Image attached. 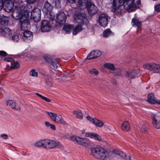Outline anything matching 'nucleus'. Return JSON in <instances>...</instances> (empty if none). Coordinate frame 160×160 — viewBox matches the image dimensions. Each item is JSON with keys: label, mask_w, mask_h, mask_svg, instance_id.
<instances>
[{"label": "nucleus", "mask_w": 160, "mask_h": 160, "mask_svg": "<svg viewBox=\"0 0 160 160\" xmlns=\"http://www.w3.org/2000/svg\"><path fill=\"white\" fill-rule=\"evenodd\" d=\"M27 3L29 4H32L36 2L37 0H26Z\"/></svg>", "instance_id": "nucleus-45"}, {"label": "nucleus", "mask_w": 160, "mask_h": 160, "mask_svg": "<svg viewBox=\"0 0 160 160\" xmlns=\"http://www.w3.org/2000/svg\"><path fill=\"white\" fill-rule=\"evenodd\" d=\"M6 55L7 53L5 52L2 51H0V55L6 56Z\"/></svg>", "instance_id": "nucleus-50"}, {"label": "nucleus", "mask_w": 160, "mask_h": 160, "mask_svg": "<svg viewBox=\"0 0 160 160\" xmlns=\"http://www.w3.org/2000/svg\"><path fill=\"white\" fill-rule=\"evenodd\" d=\"M52 9L53 7L46 1L44 3L42 11L46 14L48 12H50L52 11Z\"/></svg>", "instance_id": "nucleus-25"}, {"label": "nucleus", "mask_w": 160, "mask_h": 160, "mask_svg": "<svg viewBox=\"0 0 160 160\" xmlns=\"http://www.w3.org/2000/svg\"><path fill=\"white\" fill-rule=\"evenodd\" d=\"M14 5L13 1L12 0H4L3 1V6H4L5 11L7 12L11 11Z\"/></svg>", "instance_id": "nucleus-17"}, {"label": "nucleus", "mask_w": 160, "mask_h": 160, "mask_svg": "<svg viewBox=\"0 0 160 160\" xmlns=\"http://www.w3.org/2000/svg\"><path fill=\"white\" fill-rule=\"evenodd\" d=\"M155 10L157 11L160 12V4H158L155 7Z\"/></svg>", "instance_id": "nucleus-47"}, {"label": "nucleus", "mask_w": 160, "mask_h": 160, "mask_svg": "<svg viewBox=\"0 0 160 160\" xmlns=\"http://www.w3.org/2000/svg\"><path fill=\"white\" fill-rule=\"evenodd\" d=\"M74 21L77 23H84L87 22V18L86 14L80 12L75 14L73 16Z\"/></svg>", "instance_id": "nucleus-10"}, {"label": "nucleus", "mask_w": 160, "mask_h": 160, "mask_svg": "<svg viewBox=\"0 0 160 160\" xmlns=\"http://www.w3.org/2000/svg\"><path fill=\"white\" fill-rule=\"evenodd\" d=\"M114 35V33L112 32L110 29L108 28L104 30L103 32V36L107 37Z\"/></svg>", "instance_id": "nucleus-33"}, {"label": "nucleus", "mask_w": 160, "mask_h": 160, "mask_svg": "<svg viewBox=\"0 0 160 160\" xmlns=\"http://www.w3.org/2000/svg\"><path fill=\"white\" fill-rule=\"evenodd\" d=\"M131 24L133 27H137L139 29L141 27L142 25L141 22L134 18L132 19Z\"/></svg>", "instance_id": "nucleus-29"}, {"label": "nucleus", "mask_w": 160, "mask_h": 160, "mask_svg": "<svg viewBox=\"0 0 160 160\" xmlns=\"http://www.w3.org/2000/svg\"><path fill=\"white\" fill-rule=\"evenodd\" d=\"M135 1V0H112V10L115 12L118 8L123 5L124 8L128 12L134 11L139 8L141 4L140 0H137L136 2Z\"/></svg>", "instance_id": "nucleus-2"}, {"label": "nucleus", "mask_w": 160, "mask_h": 160, "mask_svg": "<svg viewBox=\"0 0 160 160\" xmlns=\"http://www.w3.org/2000/svg\"><path fill=\"white\" fill-rule=\"evenodd\" d=\"M4 60L5 61L8 62H10V63L12 62L13 60V59L11 58H5Z\"/></svg>", "instance_id": "nucleus-49"}, {"label": "nucleus", "mask_w": 160, "mask_h": 160, "mask_svg": "<svg viewBox=\"0 0 160 160\" xmlns=\"http://www.w3.org/2000/svg\"><path fill=\"white\" fill-rule=\"evenodd\" d=\"M143 68L155 73H160V64L155 63H145Z\"/></svg>", "instance_id": "nucleus-8"}, {"label": "nucleus", "mask_w": 160, "mask_h": 160, "mask_svg": "<svg viewBox=\"0 0 160 160\" xmlns=\"http://www.w3.org/2000/svg\"><path fill=\"white\" fill-rule=\"evenodd\" d=\"M14 8L12 13V17L16 19L19 20L22 31L27 30L30 27L29 21L27 19L32 8L30 5L25 7L21 0H14Z\"/></svg>", "instance_id": "nucleus-1"}, {"label": "nucleus", "mask_w": 160, "mask_h": 160, "mask_svg": "<svg viewBox=\"0 0 160 160\" xmlns=\"http://www.w3.org/2000/svg\"><path fill=\"white\" fill-rule=\"evenodd\" d=\"M86 8L88 12L90 15L94 14L97 12V7L91 2L88 3Z\"/></svg>", "instance_id": "nucleus-20"}, {"label": "nucleus", "mask_w": 160, "mask_h": 160, "mask_svg": "<svg viewBox=\"0 0 160 160\" xmlns=\"http://www.w3.org/2000/svg\"><path fill=\"white\" fill-rule=\"evenodd\" d=\"M43 58L47 62L49 63V65L50 67L54 69H57L60 64L58 60L52 59L49 55H45Z\"/></svg>", "instance_id": "nucleus-9"}, {"label": "nucleus", "mask_w": 160, "mask_h": 160, "mask_svg": "<svg viewBox=\"0 0 160 160\" xmlns=\"http://www.w3.org/2000/svg\"><path fill=\"white\" fill-rule=\"evenodd\" d=\"M90 2L88 0H79L78 4L79 9L81 10L86 8L88 4Z\"/></svg>", "instance_id": "nucleus-23"}, {"label": "nucleus", "mask_w": 160, "mask_h": 160, "mask_svg": "<svg viewBox=\"0 0 160 160\" xmlns=\"http://www.w3.org/2000/svg\"><path fill=\"white\" fill-rule=\"evenodd\" d=\"M110 73H112L115 76H120L121 74V70L119 68H115V69L112 71H110Z\"/></svg>", "instance_id": "nucleus-38"}, {"label": "nucleus", "mask_w": 160, "mask_h": 160, "mask_svg": "<svg viewBox=\"0 0 160 160\" xmlns=\"http://www.w3.org/2000/svg\"><path fill=\"white\" fill-rule=\"evenodd\" d=\"M9 19V17L3 15L0 18V22L1 24L4 26H10L11 25L8 23Z\"/></svg>", "instance_id": "nucleus-24"}, {"label": "nucleus", "mask_w": 160, "mask_h": 160, "mask_svg": "<svg viewBox=\"0 0 160 160\" xmlns=\"http://www.w3.org/2000/svg\"><path fill=\"white\" fill-rule=\"evenodd\" d=\"M35 94L41 98L42 99L45 100V101H46L47 102H50L51 101L50 99L46 97H45L43 96H42L41 95L39 94V93H36Z\"/></svg>", "instance_id": "nucleus-43"}, {"label": "nucleus", "mask_w": 160, "mask_h": 160, "mask_svg": "<svg viewBox=\"0 0 160 160\" xmlns=\"http://www.w3.org/2000/svg\"><path fill=\"white\" fill-rule=\"evenodd\" d=\"M148 114L152 118L153 127L157 129H160V112H156L154 110H152L148 112Z\"/></svg>", "instance_id": "nucleus-5"}, {"label": "nucleus", "mask_w": 160, "mask_h": 160, "mask_svg": "<svg viewBox=\"0 0 160 160\" xmlns=\"http://www.w3.org/2000/svg\"><path fill=\"white\" fill-rule=\"evenodd\" d=\"M54 3L55 7L57 8H58L61 7V3L60 0H54Z\"/></svg>", "instance_id": "nucleus-44"}, {"label": "nucleus", "mask_w": 160, "mask_h": 160, "mask_svg": "<svg viewBox=\"0 0 160 160\" xmlns=\"http://www.w3.org/2000/svg\"><path fill=\"white\" fill-rule=\"evenodd\" d=\"M0 137L4 139H7L8 138V135L6 134H2L0 135Z\"/></svg>", "instance_id": "nucleus-48"}, {"label": "nucleus", "mask_w": 160, "mask_h": 160, "mask_svg": "<svg viewBox=\"0 0 160 160\" xmlns=\"http://www.w3.org/2000/svg\"><path fill=\"white\" fill-rule=\"evenodd\" d=\"M156 99L153 93H150L148 94L147 102L148 103L155 104L156 103Z\"/></svg>", "instance_id": "nucleus-27"}, {"label": "nucleus", "mask_w": 160, "mask_h": 160, "mask_svg": "<svg viewBox=\"0 0 160 160\" xmlns=\"http://www.w3.org/2000/svg\"><path fill=\"white\" fill-rule=\"evenodd\" d=\"M121 130L124 131L128 132L130 129V126L128 122L127 121L124 122L121 125Z\"/></svg>", "instance_id": "nucleus-28"}, {"label": "nucleus", "mask_w": 160, "mask_h": 160, "mask_svg": "<svg viewBox=\"0 0 160 160\" xmlns=\"http://www.w3.org/2000/svg\"><path fill=\"white\" fill-rule=\"evenodd\" d=\"M74 26L72 25H64L63 30L67 33H69L71 30L73 28Z\"/></svg>", "instance_id": "nucleus-32"}, {"label": "nucleus", "mask_w": 160, "mask_h": 160, "mask_svg": "<svg viewBox=\"0 0 160 160\" xmlns=\"http://www.w3.org/2000/svg\"><path fill=\"white\" fill-rule=\"evenodd\" d=\"M66 16L64 12L57 13L55 20L57 24L59 25L64 24L66 22Z\"/></svg>", "instance_id": "nucleus-15"}, {"label": "nucleus", "mask_w": 160, "mask_h": 160, "mask_svg": "<svg viewBox=\"0 0 160 160\" xmlns=\"http://www.w3.org/2000/svg\"><path fill=\"white\" fill-rule=\"evenodd\" d=\"M22 39L26 42H30L33 40V36L32 33L28 30L23 31L22 32Z\"/></svg>", "instance_id": "nucleus-16"}, {"label": "nucleus", "mask_w": 160, "mask_h": 160, "mask_svg": "<svg viewBox=\"0 0 160 160\" xmlns=\"http://www.w3.org/2000/svg\"><path fill=\"white\" fill-rule=\"evenodd\" d=\"M85 136L95 140L99 141L102 140L101 136L97 133L91 132H87L85 133Z\"/></svg>", "instance_id": "nucleus-19"}, {"label": "nucleus", "mask_w": 160, "mask_h": 160, "mask_svg": "<svg viewBox=\"0 0 160 160\" xmlns=\"http://www.w3.org/2000/svg\"><path fill=\"white\" fill-rule=\"evenodd\" d=\"M46 113L49 116L53 121L56 123L62 125L67 124L66 122L63 118L61 115L48 112H47Z\"/></svg>", "instance_id": "nucleus-7"}, {"label": "nucleus", "mask_w": 160, "mask_h": 160, "mask_svg": "<svg viewBox=\"0 0 160 160\" xmlns=\"http://www.w3.org/2000/svg\"><path fill=\"white\" fill-rule=\"evenodd\" d=\"M30 12L31 17L35 22H38L40 20L41 12L39 9L35 8L31 11H30L29 12Z\"/></svg>", "instance_id": "nucleus-13"}, {"label": "nucleus", "mask_w": 160, "mask_h": 160, "mask_svg": "<svg viewBox=\"0 0 160 160\" xmlns=\"http://www.w3.org/2000/svg\"><path fill=\"white\" fill-rule=\"evenodd\" d=\"M94 120V122L93 123L98 127L101 128L103 126L104 127H106V125H104V123L102 121H101L96 118H95Z\"/></svg>", "instance_id": "nucleus-34"}, {"label": "nucleus", "mask_w": 160, "mask_h": 160, "mask_svg": "<svg viewBox=\"0 0 160 160\" xmlns=\"http://www.w3.org/2000/svg\"><path fill=\"white\" fill-rule=\"evenodd\" d=\"M104 67L107 69L109 70L110 71H112L115 69L114 65L113 64L106 63L104 64Z\"/></svg>", "instance_id": "nucleus-36"}, {"label": "nucleus", "mask_w": 160, "mask_h": 160, "mask_svg": "<svg viewBox=\"0 0 160 160\" xmlns=\"http://www.w3.org/2000/svg\"><path fill=\"white\" fill-rule=\"evenodd\" d=\"M138 127L142 132L145 133L147 131V128L145 126L143 122H139L138 125Z\"/></svg>", "instance_id": "nucleus-37"}, {"label": "nucleus", "mask_w": 160, "mask_h": 160, "mask_svg": "<svg viewBox=\"0 0 160 160\" xmlns=\"http://www.w3.org/2000/svg\"><path fill=\"white\" fill-rule=\"evenodd\" d=\"M47 17L51 20H53L55 18V14L54 13L51 11L50 12H48L46 13Z\"/></svg>", "instance_id": "nucleus-40"}, {"label": "nucleus", "mask_w": 160, "mask_h": 160, "mask_svg": "<svg viewBox=\"0 0 160 160\" xmlns=\"http://www.w3.org/2000/svg\"><path fill=\"white\" fill-rule=\"evenodd\" d=\"M85 132V130H83L81 131V133L82 134H83Z\"/></svg>", "instance_id": "nucleus-55"}, {"label": "nucleus", "mask_w": 160, "mask_h": 160, "mask_svg": "<svg viewBox=\"0 0 160 160\" xmlns=\"http://www.w3.org/2000/svg\"><path fill=\"white\" fill-rule=\"evenodd\" d=\"M19 63L17 61H12L11 62L10 68L11 69H16L19 67Z\"/></svg>", "instance_id": "nucleus-39"}, {"label": "nucleus", "mask_w": 160, "mask_h": 160, "mask_svg": "<svg viewBox=\"0 0 160 160\" xmlns=\"http://www.w3.org/2000/svg\"><path fill=\"white\" fill-rule=\"evenodd\" d=\"M0 32L5 38L13 42H17L19 40L18 35L15 32L12 33V31L9 28H5L3 29H0Z\"/></svg>", "instance_id": "nucleus-4"}, {"label": "nucleus", "mask_w": 160, "mask_h": 160, "mask_svg": "<svg viewBox=\"0 0 160 160\" xmlns=\"http://www.w3.org/2000/svg\"><path fill=\"white\" fill-rule=\"evenodd\" d=\"M60 145V143L53 140L45 139L44 148L51 149L55 148Z\"/></svg>", "instance_id": "nucleus-12"}, {"label": "nucleus", "mask_w": 160, "mask_h": 160, "mask_svg": "<svg viewBox=\"0 0 160 160\" xmlns=\"http://www.w3.org/2000/svg\"><path fill=\"white\" fill-rule=\"evenodd\" d=\"M156 103H157V104L160 105V100H156Z\"/></svg>", "instance_id": "nucleus-54"}, {"label": "nucleus", "mask_w": 160, "mask_h": 160, "mask_svg": "<svg viewBox=\"0 0 160 160\" xmlns=\"http://www.w3.org/2000/svg\"><path fill=\"white\" fill-rule=\"evenodd\" d=\"M44 123L45 125L47 127H50L51 125V124H50L49 122H45Z\"/></svg>", "instance_id": "nucleus-52"}, {"label": "nucleus", "mask_w": 160, "mask_h": 160, "mask_svg": "<svg viewBox=\"0 0 160 160\" xmlns=\"http://www.w3.org/2000/svg\"><path fill=\"white\" fill-rule=\"evenodd\" d=\"M101 55V52L99 50L93 51L88 55L87 57V59L90 60L96 58Z\"/></svg>", "instance_id": "nucleus-21"}, {"label": "nucleus", "mask_w": 160, "mask_h": 160, "mask_svg": "<svg viewBox=\"0 0 160 160\" xmlns=\"http://www.w3.org/2000/svg\"><path fill=\"white\" fill-rule=\"evenodd\" d=\"M104 128H106V126L105 127H104ZM106 128H107V127H106Z\"/></svg>", "instance_id": "nucleus-56"}, {"label": "nucleus", "mask_w": 160, "mask_h": 160, "mask_svg": "<svg viewBox=\"0 0 160 160\" xmlns=\"http://www.w3.org/2000/svg\"><path fill=\"white\" fill-rule=\"evenodd\" d=\"M140 72L138 69L130 68L126 71L125 75L130 78H133L139 76Z\"/></svg>", "instance_id": "nucleus-14"}, {"label": "nucleus", "mask_w": 160, "mask_h": 160, "mask_svg": "<svg viewBox=\"0 0 160 160\" xmlns=\"http://www.w3.org/2000/svg\"><path fill=\"white\" fill-rule=\"evenodd\" d=\"M136 142L138 144L137 145L138 146H141V142L139 140H136Z\"/></svg>", "instance_id": "nucleus-53"}, {"label": "nucleus", "mask_w": 160, "mask_h": 160, "mask_svg": "<svg viewBox=\"0 0 160 160\" xmlns=\"http://www.w3.org/2000/svg\"><path fill=\"white\" fill-rule=\"evenodd\" d=\"M70 139L72 141H76L77 143L83 146L87 147L90 144V140L86 138L73 135L71 137Z\"/></svg>", "instance_id": "nucleus-6"}, {"label": "nucleus", "mask_w": 160, "mask_h": 160, "mask_svg": "<svg viewBox=\"0 0 160 160\" xmlns=\"http://www.w3.org/2000/svg\"><path fill=\"white\" fill-rule=\"evenodd\" d=\"M112 152L114 154L118 155L120 157L125 158L126 160H130L131 159V158L129 156L126 155L125 154L121 151L114 150H113Z\"/></svg>", "instance_id": "nucleus-22"}, {"label": "nucleus", "mask_w": 160, "mask_h": 160, "mask_svg": "<svg viewBox=\"0 0 160 160\" xmlns=\"http://www.w3.org/2000/svg\"><path fill=\"white\" fill-rule=\"evenodd\" d=\"M90 154L94 158L102 160H104L109 157V153L102 147L98 145L92 147L90 148Z\"/></svg>", "instance_id": "nucleus-3"}, {"label": "nucleus", "mask_w": 160, "mask_h": 160, "mask_svg": "<svg viewBox=\"0 0 160 160\" xmlns=\"http://www.w3.org/2000/svg\"><path fill=\"white\" fill-rule=\"evenodd\" d=\"M50 127V128L53 130H55L56 129V127L55 125L53 124H51Z\"/></svg>", "instance_id": "nucleus-51"}, {"label": "nucleus", "mask_w": 160, "mask_h": 160, "mask_svg": "<svg viewBox=\"0 0 160 160\" xmlns=\"http://www.w3.org/2000/svg\"><path fill=\"white\" fill-rule=\"evenodd\" d=\"M86 118L88 120L91 121L92 123H93L95 118H92L91 116H87L86 117Z\"/></svg>", "instance_id": "nucleus-46"}, {"label": "nucleus", "mask_w": 160, "mask_h": 160, "mask_svg": "<svg viewBox=\"0 0 160 160\" xmlns=\"http://www.w3.org/2000/svg\"><path fill=\"white\" fill-rule=\"evenodd\" d=\"M6 105L9 106L12 109H15L19 110L20 108L19 106H17L15 102L12 100H9L6 102Z\"/></svg>", "instance_id": "nucleus-26"}, {"label": "nucleus", "mask_w": 160, "mask_h": 160, "mask_svg": "<svg viewBox=\"0 0 160 160\" xmlns=\"http://www.w3.org/2000/svg\"><path fill=\"white\" fill-rule=\"evenodd\" d=\"M83 29L82 26L80 25H76L73 28L72 32V34L73 35H76L79 32H81Z\"/></svg>", "instance_id": "nucleus-30"}, {"label": "nucleus", "mask_w": 160, "mask_h": 160, "mask_svg": "<svg viewBox=\"0 0 160 160\" xmlns=\"http://www.w3.org/2000/svg\"><path fill=\"white\" fill-rule=\"evenodd\" d=\"M89 73L93 76H97L98 74V71L95 68L90 69L89 71Z\"/></svg>", "instance_id": "nucleus-41"}, {"label": "nucleus", "mask_w": 160, "mask_h": 160, "mask_svg": "<svg viewBox=\"0 0 160 160\" xmlns=\"http://www.w3.org/2000/svg\"><path fill=\"white\" fill-rule=\"evenodd\" d=\"M108 16L107 14L101 13L99 16L98 22L101 26L104 28L106 27L108 25Z\"/></svg>", "instance_id": "nucleus-11"}, {"label": "nucleus", "mask_w": 160, "mask_h": 160, "mask_svg": "<svg viewBox=\"0 0 160 160\" xmlns=\"http://www.w3.org/2000/svg\"><path fill=\"white\" fill-rule=\"evenodd\" d=\"M29 75L34 77H37L38 76V73L34 69H32L30 71Z\"/></svg>", "instance_id": "nucleus-42"}, {"label": "nucleus", "mask_w": 160, "mask_h": 160, "mask_svg": "<svg viewBox=\"0 0 160 160\" xmlns=\"http://www.w3.org/2000/svg\"><path fill=\"white\" fill-rule=\"evenodd\" d=\"M40 29L42 32H49L51 30V27L48 21L44 20L41 22Z\"/></svg>", "instance_id": "nucleus-18"}, {"label": "nucleus", "mask_w": 160, "mask_h": 160, "mask_svg": "<svg viewBox=\"0 0 160 160\" xmlns=\"http://www.w3.org/2000/svg\"><path fill=\"white\" fill-rule=\"evenodd\" d=\"M45 139L39 140L33 143V146L35 147H43L44 148Z\"/></svg>", "instance_id": "nucleus-31"}, {"label": "nucleus", "mask_w": 160, "mask_h": 160, "mask_svg": "<svg viewBox=\"0 0 160 160\" xmlns=\"http://www.w3.org/2000/svg\"><path fill=\"white\" fill-rule=\"evenodd\" d=\"M73 113L76 116L77 118L82 119L83 117V115L82 112L79 110H74L73 111Z\"/></svg>", "instance_id": "nucleus-35"}]
</instances>
